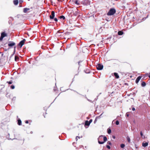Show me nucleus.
Listing matches in <instances>:
<instances>
[{
    "instance_id": "1",
    "label": "nucleus",
    "mask_w": 150,
    "mask_h": 150,
    "mask_svg": "<svg viewBox=\"0 0 150 150\" xmlns=\"http://www.w3.org/2000/svg\"><path fill=\"white\" fill-rule=\"evenodd\" d=\"M116 12V10L115 8H111L110 9L108 12L107 13V15L108 16H112Z\"/></svg>"
},
{
    "instance_id": "2",
    "label": "nucleus",
    "mask_w": 150,
    "mask_h": 150,
    "mask_svg": "<svg viewBox=\"0 0 150 150\" xmlns=\"http://www.w3.org/2000/svg\"><path fill=\"white\" fill-rule=\"evenodd\" d=\"M16 44L13 41H10V49L11 48L14 46V50L13 51V53L11 55V57H12L15 53L16 52V47L15 46Z\"/></svg>"
},
{
    "instance_id": "3",
    "label": "nucleus",
    "mask_w": 150,
    "mask_h": 150,
    "mask_svg": "<svg viewBox=\"0 0 150 150\" xmlns=\"http://www.w3.org/2000/svg\"><path fill=\"white\" fill-rule=\"evenodd\" d=\"M97 70H102L103 67V66L102 64H98L96 66Z\"/></svg>"
},
{
    "instance_id": "4",
    "label": "nucleus",
    "mask_w": 150,
    "mask_h": 150,
    "mask_svg": "<svg viewBox=\"0 0 150 150\" xmlns=\"http://www.w3.org/2000/svg\"><path fill=\"white\" fill-rule=\"evenodd\" d=\"M91 1L89 0H84L82 1V4L84 5L88 6L90 5Z\"/></svg>"
},
{
    "instance_id": "5",
    "label": "nucleus",
    "mask_w": 150,
    "mask_h": 150,
    "mask_svg": "<svg viewBox=\"0 0 150 150\" xmlns=\"http://www.w3.org/2000/svg\"><path fill=\"white\" fill-rule=\"evenodd\" d=\"M25 39H24L21 40L18 44V46L20 48L24 44Z\"/></svg>"
},
{
    "instance_id": "6",
    "label": "nucleus",
    "mask_w": 150,
    "mask_h": 150,
    "mask_svg": "<svg viewBox=\"0 0 150 150\" xmlns=\"http://www.w3.org/2000/svg\"><path fill=\"white\" fill-rule=\"evenodd\" d=\"M7 36V34L4 32H3L1 33V35L0 38V41H2L4 37Z\"/></svg>"
},
{
    "instance_id": "7",
    "label": "nucleus",
    "mask_w": 150,
    "mask_h": 150,
    "mask_svg": "<svg viewBox=\"0 0 150 150\" xmlns=\"http://www.w3.org/2000/svg\"><path fill=\"white\" fill-rule=\"evenodd\" d=\"M55 16V13L54 11H52L51 12V14L50 16V19L52 20L54 18Z\"/></svg>"
},
{
    "instance_id": "8",
    "label": "nucleus",
    "mask_w": 150,
    "mask_h": 150,
    "mask_svg": "<svg viewBox=\"0 0 150 150\" xmlns=\"http://www.w3.org/2000/svg\"><path fill=\"white\" fill-rule=\"evenodd\" d=\"M103 137V135H101L99 137H98V143L99 144H104L105 143L103 141L101 142L99 141V140L100 139L102 138Z\"/></svg>"
},
{
    "instance_id": "9",
    "label": "nucleus",
    "mask_w": 150,
    "mask_h": 150,
    "mask_svg": "<svg viewBox=\"0 0 150 150\" xmlns=\"http://www.w3.org/2000/svg\"><path fill=\"white\" fill-rule=\"evenodd\" d=\"M90 124L89 123L88 121L86 120L85 121L84 126L86 128H87L89 126Z\"/></svg>"
},
{
    "instance_id": "10",
    "label": "nucleus",
    "mask_w": 150,
    "mask_h": 150,
    "mask_svg": "<svg viewBox=\"0 0 150 150\" xmlns=\"http://www.w3.org/2000/svg\"><path fill=\"white\" fill-rule=\"evenodd\" d=\"M79 12L76 9V10L73 11V15L75 16H76L79 14Z\"/></svg>"
},
{
    "instance_id": "11",
    "label": "nucleus",
    "mask_w": 150,
    "mask_h": 150,
    "mask_svg": "<svg viewBox=\"0 0 150 150\" xmlns=\"http://www.w3.org/2000/svg\"><path fill=\"white\" fill-rule=\"evenodd\" d=\"M142 78V76H138L135 80V82L136 83H137Z\"/></svg>"
},
{
    "instance_id": "12",
    "label": "nucleus",
    "mask_w": 150,
    "mask_h": 150,
    "mask_svg": "<svg viewBox=\"0 0 150 150\" xmlns=\"http://www.w3.org/2000/svg\"><path fill=\"white\" fill-rule=\"evenodd\" d=\"M148 143L147 142H143L142 143V146L144 147H145L147 146L148 145Z\"/></svg>"
},
{
    "instance_id": "13",
    "label": "nucleus",
    "mask_w": 150,
    "mask_h": 150,
    "mask_svg": "<svg viewBox=\"0 0 150 150\" xmlns=\"http://www.w3.org/2000/svg\"><path fill=\"white\" fill-rule=\"evenodd\" d=\"M17 124L19 125H22V121L20 118H18L17 120Z\"/></svg>"
},
{
    "instance_id": "14",
    "label": "nucleus",
    "mask_w": 150,
    "mask_h": 150,
    "mask_svg": "<svg viewBox=\"0 0 150 150\" xmlns=\"http://www.w3.org/2000/svg\"><path fill=\"white\" fill-rule=\"evenodd\" d=\"M114 75L116 79H118L119 77V75L117 73L115 72L114 73Z\"/></svg>"
},
{
    "instance_id": "15",
    "label": "nucleus",
    "mask_w": 150,
    "mask_h": 150,
    "mask_svg": "<svg viewBox=\"0 0 150 150\" xmlns=\"http://www.w3.org/2000/svg\"><path fill=\"white\" fill-rule=\"evenodd\" d=\"M84 71L86 74H89L90 72V70L88 69H87L86 70H84Z\"/></svg>"
},
{
    "instance_id": "16",
    "label": "nucleus",
    "mask_w": 150,
    "mask_h": 150,
    "mask_svg": "<svg viewBox=\"0 0 150 150\" xmlns=\"http://www.w3.org/2000/svg\"><path fill=\"white\" fill-rule=\"evenodd\" d=\"M29 10H30V9L29 8H25L23 9V11L24 13H26L27 12V11H28Z\"/></svg>"
},
{
    "instance_id": "17",
    "label": "nucleus",
    "mask_w": 150,
    "mask_h": 150,
    "mask_svg": "<svg viewBox=\"0 0 150 150\" xmlns=\"http://www.w3.org/2000/svg\"><path fill=\"white\" fill-rule=\"evenodd\" d=\"M13 4L15 5H17L18 3V0H14L13 1Z\"/></svg>"
},
{
    "instance_id": "18",
    "label": "nucleus",
    "mask_w": 150,
    "mask_h": 150,
    "mask_svg": "<svg viewBox=\"0 0 150 150\" xmlns=\"http://www.w3.org/2000/svg\"><path fill=\"white\" fill-rule=\"evenodd\" d=\"M123 33H124L121 30L119 31L118 32V34L119 35H121L123 34Z\"/></svg>"
},
{
    "instance_id": "19",
    "label": "nucleus",
    "mask_w": 150,
    "mask_h": 150,
    "mask_svg": "<svg viewBox=\"0 0 150 150\" xmlns=\"http://www.w3.org/2000/svg\"><path fill=\"white\" fill-rule=\"evenodd\" d=\"M146 83L144 81H143L141 83V85L142 87H144L146 86Z\"/></svg>"
},
{
    "instance_id": "20",
    "label": "nucleus",
    "mask_w": 150,
    "mask_h": 150,
    "mask_svg": "<svg viewBox=\"0 0 150 150\" xmlns=\"http://www.w3.org/2000/svg\"><path fill=\"white\" fill-rule=\"evenodd\" d=\"M103 141L105 143L106 141H107V137L105 136H103Z\"/></svg>"
},
{
    "instance_id": "21",
    "label": "nucleus",
    "mask_w": 150,
    "mask_h": 150,
    "mask_svg": "<svg viewBox=\"0 0 150 150\" xmlns=\"http://www.w3.org/2000/svg\"><path fill=\"white\" fill-rule=\"evenodd\" d=\"M120 146L121 148L124 149L125 146V145L124 144H120Z\"/></svg>"
},
{
    "instance_id": "22",
    "label": "nucleus",
    "mask_w": 150,
    "mask_h": 150,
    "mask_svg": "<svg viewBox=\"0 0 150 150\" xmlns=\"http://www.w3.org/2000/svg\"><path fill=\"white\" fill-rule=\"evenodd\" d=\"M19 59V57L16 55L15 56V60L16 61H17Z\"/></svg>"
},
{
    "instance_id": "23",
    "label": "nucleus",
    "mask_w": 150,
    "mask_h": 150,
    "mask_svg": "<svg viewBox=\"0 0 150 150\" xmlns=\"http://www.w3.org/2000/svg\"><path fill=\"white\" fill-rule=\"evenodd\" d=\"M71 90H72V91H74V92H76L77 94H79V95H81V96H83V97H85L86 98V95H81V94H80L78 92H77V91H75V90H72V89H71Z\"/></svg>"
},
{
    "instance_id": "24",
    "label": "nucleus",
    "mask_w": 150,
    "mask_h": 150,
    "mask_svg": "<svg viewBox=\"0 0 150 150\" xmlns=\"http://www.w3.org/2000/svg\"><path fill=\"white\" fill-rule=\"evenodd\" d=\"M111 131L110 129L108 128L107 129V133L108 134H110L111 133Z\"/></svg>"
},
{
    "instance_id": "25",
    "label": "nucleus",
    "mask_w": 150,
    "mask_h": 150,
    "mask_svg": "<svg viewBox=\"0 0 150 150\" xmlns=\"http://www.w3.org/2000/svg\"><path fill=\"white\" fill-rule=\"evenodd\" d=\"M140 134L141 136L143 138H145V136H143V133L142 131H141L140 132Z\"/></svg>"
},
{
    "instance_id": "26",
    "label": "nucleus",
    "mask_w": 150,
    "mask_h": 150,
    "mask_svg": "<svg viewBox=\"0 0 150 150\" xmlns=\"http://www.w3.org/2000/svg\"><path fill=\"white\" fill-rule=\"evenodd\" d=\"M126 138H127V141L129 143H130V139L129 137V136H127Z\"/></svg>"
},
{
    "instance_id": "27",
    "label": "nucleus",
    "mask_w": 150,
    "mask_h": 150,
    "mask_svg": "<svg viewBox=\"0 0 150 150\" xmlns=\"http://www.w3.org/2000/svg\"><path fill=\"white\" fill-rule=\"evenodd\" d=\"M60 19H63V20H64L65 18L64 16L62 15L60 16Z\"/></svg>"
},
{
    "instance_id": "28",
    "label": "nucleus",
    "mask_w": 150,
    "mask_h": 150,
    "mask_svg": "<svg viewBox=\"0 0 150 150\" xmlns=\"http://www.w3.org/2000/svg\"><path fill=\"white\" fill-rule=\"evenodd\" d=\"M16 99V97H13V98L12 99V102L13 103H14L15 102Z\"/></svg>"
},
{
    "instance_id": "29",
    "label": "nucleus",
    "mask_w": 150,
    "mask_h": 150,
    "mask_svg": "<svg viewBox=\"0 0 150 150\" xmlns=\"http://www.w3.org/2000/svg\"><path fill=\"white\" fill-rule=\"evenodd\" d=\"M74 3L75 4H77L78 5L80 4L78 2V1L77 0H76L74 1Z\"/></svg>"
},
{
    "instance_id": "30",
    "label": "nucleus",
    "mask_w": 150,
    "mask_h": 150,
    "mask_svg": "<svg viewBox=\"0 0 150 150\" xmlns=\"http://www.w3.org/2000/svg\"><path fill=\"white\" fill-rule=\"evenodd\" d=\"M103 112L99 116L96 117V118L100 119L101 117V116L103 114Z\"/></svg>"
},
{
    "instance_id": "31",
    "label": "nucleus",
    "mask_w": 150,
    "mask_h": 150,
    "mask_svg": "<svg viewBox=\"0 0 150 150\" xmlns=\"http://www.w3.org/2000/svg\"><path fill=\"white\" fill-rule=\"evenodd\" d=\"M10 88L12 89H14L15 88V86L13 85H12L10 86Z\"/></svg>"
},
{
    "instance_id": "32",
    "label": "nucleus",
    "mask_w": 150,
    "mask_h": 150,
    "mask_svg": "<svg viewBox=\"0 0 150 150\" xmlns=\"http://www.w3.org/2000/svg\"><path fill=\"white\" fill-rule=\"evenodd\" d=\"M115 124L116 125H118L119 124V122L118 120H116L115 122Z\"/></svg>"
},
{
    "instance_id": "33",
    "label": "nucleus",
    "mask_w": 150,
    "mask_h": 150,
    "mask_svg": "<svg viewBox=\"0 0 150 150\" xmlns=\"http://www.w3.org/2000/svg\"><path fill=\"white\" fill-rule=\"evenodd\" d=\"M106 147L108 149H110V147L109 145H106Z\"/></svg>"
},
{
    "instance_id": "34",
    "label": "nucleus",
    "mask_w": 150,
    "mask_h": 150,
    "mask_svg": "<svg viewBox=\"0 0 150 150\" xmlns=\"http://www.w3.org/2000/svg\"><path fill=\"white\" fill-rule=\"evenodd\" d=\"M107 144L110 145H111L112 144V143H111V142L109 141H108V142Z\"/></svg>"
},
{
    "instance_id": "35",
    "label": "nucleus",
    "mask_w": 150,
    "mask_h": 150,
    "mask_svg": "<svg viewBox=\"0 0 150 150\" xmlns=\"http://www.w3.org/2000/svg\"><path fill=\"white\" fill-rule=\"evenodd\" d=\"M97 119H98V118H96V119L94 121V124H95L96 123V122L97 121Z\"/></svg>"
},
{
    "instance_id": "36",
    "label": "nucleus",
    "mask_w": 150,
    "mask_h": 150,
    "mask_svg": "<svg viewBox=\"0 0 150 150\" xmlns=\"http://www.w3.org/2000/svg\"><path fill=\"white\" fill-rule=\"evenodd\" d=\"M18 139V140H22V139H17V138H14V139H11V138H10V139H11L12 140H13V139Z\"/></svg>"
},
{
    "instance_id": "37",
    "label": "nucleus",
    "mask_w": 150,
    "mask_h": 150,
    "mask_svg": "<svg viewBox=\"0 0 150 150\" xmlns=\"http://www.w3.org/2000/svg\"><path fill=\"white\" fill-rule=\"evenodd\" d=\"M54 20L55 21L57 22L58 21V19L57 18H54Z\"/></svg>"
},
{
    "instance_id": "38",
    "label": "nucleus",
    "mask_w": 150,
    "mask_h": 150,
    "mask_svg": "<svg viewBox=\"0 0 150 150\" xmlns=\"http://www.w3.org/2000/svg\"><path fill=\"white\" fill-rule=\"evenodd\" d=\"M92 121H93L92 119H90L89 120V121H88L89 123H90V124L92 122Z\"/></svg>"
},
{
    "instance_id": "39",
    "label": "nucleus",
    "mask_w": 150,
    "mask_h": 150,
    "mask_svg": "<svg viewBox=\"0 0 150 150\" xmlns=\"http://www.w3.org/2000/svg\"><path fill=\"white\" fill-rule=\"evenodd\" d=\"M63 32H60V30H59L57 31V33H63Z\"/></svg>"
},
{
    "instance_id": "40",
    "label": "nucleus",
    "mask_w": 150,
    "mask_h": 150,
    "mask_svg": "<svg viewBox=\"0 0 150 150\" xmlns=\"http://www.w3.org/2000/svg\"><path fill=\"white\" fill-rule=\"evenodd\" d=\"M148 15L146 17L143 18L142 19V20H145L147 18V17H148Z\"/></svg>"
},
{
    "instance_id": "41",
    "label": "nucleus",
    "mask_w": 150,
    "mask_h": 150,
    "mask_svg": "<svg viewBox=\"0 0 150 150\" xmlns=\"http://www.w3.org/2000/svg\"><path fill=\"white\" fill-rule=\"evenodd\" d=\"M82 62V61H79L78 62V65H79V66H80V63L81 62Z\"/></svg>"
},
{
    "instance_id": "42",
    "label": "nucleus",
    "mask_w": 150,
    "mask_h": 150,
    "mask_svg": "<svg viewBox=\"0 0 150 150\" xmlns=\"http://www.w3.org/2000/svg\"><path fill=\"white\" fill-rule=\"evenodd\" d=\"M15 73V72H13V71H12L11 72V75H13Z\"/></svg>"
},
{
    "instance_id": "43",
    "label": "nucleus",
    "mask_w": 150,
    "mask_h": 150,
    "mask_svg": "<svg viewBox=\"0 0 150 150\" xmlns=\"http://www.w3.org/2000/svg\"><path fill=\"white\" fill-rule=\"evenodd\" d=\"M56 90H57V87L55 88V87H54L53 89V91H56Z\"/></svg>"
},
{
    "instance_id": "44",
    "label": "nucleus",
    "mask_w": 150,
    "mask_h": 150,
    "mask_svg": "<svg viewBox=\"0 0 150 150\" xmlns=\"http://www.w3.org/2000/svg\"><path fill=\"white\" fill-rule=\"evenodd\" d=\"M25 122L26 124H28V120H26L25 121Z\"/></svg>"
},
{
    "instance_id": "45",
    "label": "nucleus",
    "mask_w": 150,
    "mask_h": 150,
    "mask_svg": "<svg viewBox=\"0 0 150 150\" xmlns=\"http://www.w3.org/2000/svg\"><path fill=\"white\" fill-rule=\"evenodd\" d=\"M135 108L134 107H133L132 108V111H134L135 110Z\"/></svg>"
},
{
    "instance_id": "46",
    "label": "nucleus",
    "mask_w": 150,
    "mask_h": 150,
    "mask_svg": "<svg viewBox=\"0 0 150 150\" xmlns=\"http://www.w3.org/2000/svg\"><path fill=\"white\" fill-rule=\"evenodd\" d=\"M126 117H128L129 116V114H128L127 113H126Z\"/></svg>"
},
{
    "instance_id": "47",
    "label": "nucleus",
    "mask_w": 150,
    "mask_h": 150,
    "mask_svg": "<svg viewBox=\"0 0 150 150\" xmlns=\"http://www.w3.org/2000/svg\"><path fill=\"white\" fill-rule=\"evenodd\" d=\"M23 2L22 0H19V2L20 3H22Z\"/></svg>"
},
{
    "instance_id": "48",
    "label": "nucleus",
    "mask_w": 150,
    "mask_h": 150,
    "mask_svg": "<svg viewBox=\"0 0 150 150\" xmlns=\"http://www.w3.org/2000/svg\"><path fill=\"white\" fill-rule=\"evenodd\" d=\"M10 21L11 20H13V18L12 17H10Z\"/></svg>"
},
{
    "instance_id": "49",
    "label": "nucleus",
    "mask_w": 150,
    "mask_h": 150,
    "mask_svg": "<svg viewBox=\"0 0 150 150\" xmlns=\"http://www.w3.org/2000/svg\"><path fill=\"white\" fill-rule=\"evenodd\" d=\"M59 2H62L63 0H57Z\"/></svg>"
},
{
    "instance_id": "50",
    "label": "nucleus",
    "mask_w": 150,
    "mask_h": 150,
    "mask_svg": "<svg viewBox=\"0 0 150 150\" xmlns=\"http://www.w3.org/2000/svg\"><path fill=\"white\" fill-rule=\"evenodd\" d=\"M86 99H87V100L88 101H90V102H91V100H89V99H88L87 98V97H86Z\"/></svg>"
},
{
    "instance_id": "51",
    "label": "nucleus",
    "mask_w": 150,
    "mask_h": 150,
    "mask_svg": "<svg viewBox=\"0 0 150 150\" xmlns=\"http://www.w3.org/2000/svg\"><path fill=\"white\" fill-rule=\"evenodd\" d=\"M112 137L114 139H115V136H114V135L112 136Z\"/></svg>"
},
{
    "instance_id": "52",
    "label": "nucleus",
    "mask_w": 150,
    "mask_h": 150,
    "mask_svg": "<svg viewBox=\"0 0 150 150\" xmlns=\"http://www.w3.org/2000/svg\"><path fill=\"white\" fill-rule=\"evenodd\" d=\"M125 85H127V86H128V84L127 83H125V84H124Z\"/></svg>"
},
{
    "instance_id": "53",
    "label": "nucleus",
    "mask_w": 150,
    "mask_h": 150,
    "mask_svg": "<svg viewBox=\"0 0 150 150\" xmlns=\"http://www.w3.org/2000/svg\"><path fill=\"white\" fill-rule=\"evenodd\" d=\"M13 83L12 81H10V84H11Z\"/></svg>"
},
{
    "instance_id": "54",
    "label": "nucleus",
    "mask_w": 150,
    "mask_h": 150,
    "mask_svg": "<svg viewBox=\"0 0 150 150\" xmlns=\"http://www.w3.org/2000/svg\"><path fill=\"white\" fill-rule=\"evenodd\" d=\"M135 147L136 149H138V147L137 146V145L136 144H135Z\"/></svg>"
},
{
    "instance_id": "55",
    "label": "nucleus",
    "mask_w": 150,
    "mask_h": 150,
    "mask_svg": "<svg viewBox=\"0 0 150 150\" xmlns=\"http://www.w3.org/2000/svg\"><path fill=\"white\" fill-rule=\"evenodd\" d=\"M148 77L150 79V73L149 74Z\"/></svg>"
},
{
    "instance_id": "56",
    "label": "nucleus",
    "mask_w": 150,
    "mask_h": 150,
    "mask_svg": "<svg viewBox=\"0 0 150 150\" xmlns=\"http://www.w3.org/2000/svg\"><path fill=\"white\" fill-rule=\"evenodd\" d=\"M76 141H77V140H78V139H77V137H76Z\"/></svg>"
},
{
    "instance_id": "57",
    "label": "nucleus",
    "mask_w": 150,
    "mask_h": 150,
    "mask_svg": "<svg viewBox=\"0 0 150 150\" xmlns=\"http://www.w3.org/2000/svg\"><path fill=\"white\" fill-rule=\"evenodd\" d=\"M76 137L78 138L79 139L80 138V137L78 136H76Z\"/></svg>"
},
{
    "instance_id": "58",
    "label": "nucleus",
    "mask_w": 150,
    "mask_h": 150,
    "mask_svg": "<svg viewBox=\"0 0 150 150\" xmlns=\"http://www.w3.org/2000/svg\"><path fill=\"white\" fill-rule=\"evenodd\" d=\"M30 133L31 134H32L33 133V132L32 131H31L30 132Z\"/></svg>"
},
{
    "instance_id": "59",
    "label": "nucleus",
    "mask_w": 150,
    "mask_h": 150,
    "mask_svg": "<svg viewBox=\"0 0 150 150\" xmlns=\"http://www.w3.org/2000/svg\"><path fill=\"white\" fill-rule=\"evenodd\" d=\"M19 7H22V6L21 5H19Z\"/></svg>"
},
{
    "instance_id": "60",
    "label": "nucleus",
    "mask_w": 150,
    "mask_h": 150,
    "mask_svg": "<svg viewBox=\"0 0 150 150\" xmlns=\"http://www.w3.org/2000/svg\"><path fill=\"white\" fill-rule=\"evenodd\" d=\"M24 139H23V142L22 144H23V143L24 141Z\"/></svg>"
},
{
    "instance_id": "61",
    "label": "nucleus",
    "mask_w": 150,
    "mask_h": 150,
    "mask_svg": "<svg viewBox=\"0 0 150 150\" xmlns=\"http://www.w3.org/2000/svg\"><path fill=\"white\" fill-rule=\"evenodd\" d=\"M113 121H114V120H113V121H112V124H113Z\"/></svg>"
},
{
    "instance_id": "62",
    "label": "nucleus",
    "mask_w": 150,
    "mask_h": 150,
    "mask_svg": "<svg viewBox=\"0 0 150 150\" xmlns=\"http://www.w3.org/2000/svg\"><path fill=\"white\" fill-rule=\"evenodd\" d=\"M8 45L9 46V43L8 44Z\"/></svg>"
},
{
    "instance_id": "63",
    "label": "nucleus",
    "mask_w": 150,
    "mask_h": 150,
    "mask_svg": "<svg viewBox=\"0 0 150 150\" xmlns=\"http://www.w3.org/2000/svg\"><path fill=\"white\" fill-rule=\"evenodd\" d=\"M7 82L8 83V84H9V82Z\"/></svg>"
},
{
    "instance_id": "64",
    "label": "nucleus",
    "mask_w": 150,
    "mask_h": 150,
    "mask_svg": "<svg viewBox=\"0 0 150 150\" xmlns=\"http://www.w3.org/2000/svg\"><path fill=\"white\" fill-rule=\"evenodd\" d=\"M44 115V117H45V116L44 115Z\"/></svg>"
}]
</instances>
